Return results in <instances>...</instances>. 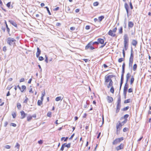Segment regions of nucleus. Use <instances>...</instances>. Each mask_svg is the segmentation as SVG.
<instances>
[{
  "label": "nucleus",
  "mask_w": 151,
  "mask_h": 151,
  "mask_svg": "<svg viewBox=\"0 0 151 151\" xmlns=\"http://www.w3.org/2000/svg\"><path fill=\"white\" fill-rule=\"evenodd\" d=\"M124 60V58H119L118 60V61L119 63H121L122 61Z\"/></svg>",
  "instance_id": "obj_42"
},
{
  "label": "nucleus",
  "mask_w": 151,
  "mask_h": 151,
  "mask_svg": "<svg viewBox=\"0 0 151 151\" xmlns=\"http://www.w3.org/2000/svg\"><path fill=\"white\" fill-rule=\"evenodd\" d=\"M117 29V28L116 27L113 29L112 31H113L114 33H115L116 32Z\"/></svg>",
  "instance_id": "obj_62"
},
{
  "label": "nucleus",
  "mask_w": 151,
  "mask_h": 151,
  "mask_svg": "<svg viewBox=\"0 0 151 151\" xmlns=\"http://www.w3.org/2000/svg\"><path fill=\"white\" fill-rule=\"evenodd\" d=\"M109 78L111 79L113 77H116L115 75H109L108 76Z\"/></svg>",
  "instance_id": "obj_49"
},
{
  "label": "nucleus",
  "mask_w": 151,
  "mask_h": 151,
  "mask_svg": "<svg viewBox=\"0 0 151 151\" xmlns=\"http://www.w3.org/2000/svg\"><path fill=\"white\" fill-rule=\"evenodd\" d=\"M61 99V96H59L56 97L55 98V100L56 101H58L60 100Z\"/></svg>",
  "instance_id": "obj_43"
},
{
  "label": "nucleus",
  "mask_w": 151,
  "mask_h": 151,
  "mask_svg": "<svg viewBox=\"0 0 151 151\" xmlns=\"http://www.w3.org/2000/svg\"><path fill=\"white\" fill-rule=\"evenodd\" d=\"M137 65L136 64H134L133 65V70L134 71H135L136 70L137 68Z\"/></svg>",
  "instance_id": "obj_33"
},
{
  "label": "nucleus",
  "mask_w": 151,
  "mask_h": 151,
  "mask_svg": "<svg viewBox=\"0 0 151 151\" xmlns=\"http://www.w3.org/2000/svg\"><path fill=\"white\" fill-rule=\"evenodd\" d=\"M92 41L89 42L88 44L85 47V49L87 50L90 48L91 50H92L95 49L93 46H92Z\"/></svg>",
  "instance_id": "obj_4"
},
{
  "label": "nucleus",
  "mask_w": 151,
  "mask_h": 151,
  "mask_svg": "<svg viewBox=\"0 0 151 151\" xmlns=\"http://www.w3.org/2000/svg\"><path fill=\"white\" fill-rule=\"evenodd\" d=\"M16 40L14 38L11 37H8L7 39V43L10 46H14L15 44L14 42Z\"/></svg>",
  "instance_id": "obj_2"
},
{
  "label": "nucleus",
  "mask_w": 151,
  "mask_h": 151,
  "mask_svg": "<svg viewBox=\"0 0 151 151\" xmlns=\"http://www.w3.org/2000/svg\"><path fill=\"white\" fill-rule=\"evenodd\" d=\"M37 51L36 53V55L37 58H38L41 53V50L38 47H37Z\"/></svg>",
  "instance_id": "obj_15"
},
{
  "label": "nucleus",
  "mask_w": 151,
  "mask_h": 151,
  "mask_svg": "<svg viewBox=\"0 0 151 151\" xmlns=\"http://www.w3.org/2000/svg\"><path fill=\"white\" fill-rule=\"evenodd\" d=\"M124 8L126 10L127 15L128 17H129V6L126 3H125L124 4Z\"/></svg>",
  "instance_id": "obj_9"
},
{
  "label": "nucleus",
  "mask_w": 151,
  "mask_h": 151,
  "mask_svg": "<svg viewBox=\"0 0 151 151\" xmlns=\"http://www.w3.org/2000/svg\"><path fill=\"white\" fill-rule=\"evenodd\" d=\"M65 144H63L62 145L60 149V150L61 151H63L64 149V148L65 147Z\"/></svg>",
  "instance_id": "obj_41"
},
{
  "label": "nucleus",
  "mask_w": 151,
  "mask_h": 151,
  "mask_svg": "<svg viewBox=\"0 0 151 151\" xmlns=\"http://www.w3.org/2000/svg\"><path fill=\"white\" fill-rule=\"evenodd\" d=\"M128 88V84H125L124 88V90H127Z\"/></svg>",
  "instance_id": "obj_29"
},
{
  "label": "nucleus",
  "mask_w": 151,
  "mask_h": 151,
  "mask_svg": "<svg viewBox=\"0 0 151 151\" xmlns=\"http://www.w3.org/2000/svg\"><path fill=\"white\" fill-rule=\"evenodd\" d=\"M134 81V78L133 77V76H132V77L131 78V80H130V84L131 85L132 84Z\"/></svg>",
  "instance_id": "obj_27"
},
{
  "label": "nucleus",
  "mask_w": 151,
  "mask_h": 151,
  "mask_svg": "<svg viewBox=\"0 0 151 151\" xmlns=\"http://www.w3.org/2000/svg\"><path fill=\"white\" fill-rule=\"evenodd\" d=\"M133 51L132 48L131 47V54L129 58L130 59H133Z\"/></svg>",
  "instance_id": "obj_20"
},
{
  "label": "nucleus",
  "mask_w": 151,
  "mask_h": 151,
  "mask_svg": "<svg viewBox=\"0 0 151 151\" xmlns=\"http://www.w3.org/2000/svg\"><path fill=\"white\" fill-rule=\"evenodd\" d=\"M129 5L131 9H133V7L132 5V3L131 1H130L129 3Z\"/></svg>",
  "instance_id": "obj_57"
},
{
  "label": "nucleus",
  "mask_w": 151,
  "mask_h": 151,
  "mask_svg": "<svg viewBox=\"0 0 151 151\" xmlns=\"http://www.w3.org/2000/svg\"><path fill=\"white\" fill-rule=\"evenodd\" d=\"M129 108V106H127L125 107L122 110L123 111H125L127 110Z\"/></svg>",
  "instance_id": "obj_39"
},
{
  "label": "nucleus",
  "mask_w": 151,
  "mask_h": 151,
  "mask_svg": "<svg viewBox=\"0 0 151 151\" xmlns=\"http://www.w3.org/2000/svg\"><path fill=\"white\" fill-rule=\"evenodd\" d=\"M124 77H121V82L120 83V86H122V84L123 83Z\"/></svg>",
  "instance_id": "obj_37"
},
{
  "label": "nucleus",
  "mask_w": 151,
  "mask_h": 151,
  "mask_svg": "<svg viewBox=\"0 0 151 151\" xmlns=\"http://www.w3.org/2000/svg\"><path fill=\"white\" fill-rule=\"evenodd\" d=\"M122 125L121 124V123H119L118 124H117L116 126V134H118L119 133V131L122 129Z\"/></svg>",
  "instance_id": "obj_6"
},
{
  "label": "nucleus",
  "mask_w": 151,
  "mask_h": 151,
  "mask_svg": "<svg viewBox=\"0 0 151 151\" xmlns=\"http://www.w3.org/2000/svg\"><path fill=\"white\" fill-rule=\"evenodd\" d=\"M124 77H121V82L120 83V86H122V84L123 83Z\"/></svg>",
  "instance_id": "obj_38"
},
{
  "label": "nucleus",
  "mask_w": 151,
  "mask_h": 151,
  "mask_svg": "<svg viewBox=\"0 0 151 151\" xmlns=\"http://www.w3.org/2000/svg\"><path fill=\"white\" fill-rule=\"evenodd\" d=\"M90 28V26L89 25H87L85 27V29L87 30L89 29Z\"/></svg>",
  "instance_id": "obj_59"
},
{
  "label": "nucleus",
  "mask_w": 151,
  "mask_h": 151,
  "mask_svg": "<svg viewBox=\"0 0 151 151\" xmlns=\"http://www.w3.org/2000/svg\"><path fill=\"white\" fill-rule=\"evenodd\" d=\"M39 60L40 61H42L44 60L42 56H40L39 57Z\"/></svg>",
  "instance_id": "obj_56"
},
{
  "label": "nucleus",
  "mask_w": 151,
  "mask_h": 151,
  "mask_svg": "<svg viewBox=\"0 0 151 151\" xmlns=\"http://www.w3.org/2000/svg\"><path fill=\"white\" fill-rule=\"evenodd\" d=\"M116 113H118L121 107V103H116Z\"/></svg>",
  "instance_id": "obj_8"
},
{
  "label": "nucleus",
  "mask_w": 151,
  "mask_h": 151,
  "mask_svg": "<svg viewBox=\"0 0 151 151\" xmlns=\"http://www.w3.org/2000/svg\"><path fill=\"white\" fill-rule=\"evenodd\" d=\"M22 90L21 89V90H20L22 92H23L24 91V90L26 89V86H24V85H22Z\"/></svg>",
  "instance_id": "obj_25"
},
{
  "label": "nucleus",
  "mask_w": 151,
  "mask_h": 151,
  "mask_svg": "<svg viewBox=\"0 0 151 151\" xmlns=\"http://www.w3.org/2000/svg\"><path fill=\"white\" fill-rule=\"evenodd\" d=\"M6 28L7 31L9 33V31H10V29L8 27V26L7 24H6Z\"/></svg>",
  "instance_id": "obj_50"
},
{
  "label": "nucleus",
  "mask_w": 151,
  "mask_h": 151,
  "mask_svg": "<svg viewBox=\"0 0 151 151\" xmlns=\"http://www.w3.org/2000/svg\"><path fill=\"white\" fill-rule=\"evenodd\" d=\"M107 100L108 102L109 103L112 102L113 101V98L109 96H108L107 97Z\"/></svg>",
  "instance_id": "obj_14"
},
{
  "label": "nucleus",
  "mask_w": 151,
  "mask_h": 151,
  "mask_svg": "<svg viewBox=\"0 0 151 151\" xmlns=\"http://www.w3.org/2000/svg\"><path fill=\"white\" fill-rule=\"evenodd\" d=\"M68 138V137H66V138H65V137H62L61 139V140L63 141L64 139V141L66 142L67 141Z\"/></svg>",
  "instance_id": "obj_32"
},
{
  "label": "nucleus",
  "mask_w": 151,
  "mask_h": 151,
  "mask_svg": "<svg viewBox=\"0 0 151 151\" xmlns=\"http://www.w3.org/2000/svg\"><path fill=\"white\" fill-rule=\"evenodd\" d=\"M99 3L98 2L96 1L93 3V5L94 6H96L98 5Z\"/></svg>",
  "instance_id": "obj_47"
},
{
  "label": "nucleus",
  "mask_w": 151,
  "mask_h": 151,
  "mask_svg": "<svg viewBox=\"0 0 151 151\" xmlns=\"http://www.w3.org/2000/svg\"><path fill=\"white\" fill-rule=\"evenodd\" d=\"M130 99H128L127 100H125L124 101V103L125 104H127L129 103L130 102Z\"/></svg>",
  "instance_id": "obj_40"
},
{
  "label": "nucleus",
  "mask_w": 151,
  "mask_h": 151,
  "mask_svg": "<svg viewBox=\"0 0 151 151\" xmlns=\"http://www.w3.org/2000/svg\"><path fill=\"white\" fill-rule=\"evenodd\" d=\"M20 145L18 143H17L16 147H17L18 149H19V147Z\"/></svg>",
  "instance_id": "obj_61"
},
{
  "label": "nucleus",
  "mask_w": 151,
  "mask_h": 151,
  "mask_svg": "<svg viewBox=\"0 0 151 151\" xmlns=\"http://www.w3.org/2000/svg\"><path fill=\"white\" fill-rule=\"evenodd\" d=\"M134 24L133 22L131 21H129L128 22V27L129 28H132Z\"/></svg>",
  "instance_id": "obj_17"
},
{
  "label": "nucleus",
  "mask_w": 151,
  "mask_h": 151,
  "mask_svg": "<svg viewBox=\"0 0 151 151\" xmlns=\"http://www.w3.org/2000/svg\"><path fill=\"white\" fill-rule=\"evenodd\" d=\"M124 72H125V69H122L121 77H124Z\"/></svg>",
  "instance_id": "obj_36"
},
{
  "label": "nucleus",
  "mask_w": 151,
  "mask_h": 151,
  "mask_svg": "<svg viewBox=\"0 0 151 151\" xmlns=\"http://www.w3.org/2000/svg\"><path fill=\"white\" fill-rule=\"evenodd\" d=\"M42 103V101L41 100H38L37 101V105L38 106H40Z\"/></svg>",
  "instance_id": "obj_31"
},
{
  "label": "nucleus",
  "mask_w": 151,
  "mask_h": 151,
  "mask_svg": "<svg viewBox=\"0 0 151 151\" xmlns=\"http://www.w3.org/2000/svg\"><path fill=\"white\" fill-rule=\"evenodd\" d=\"M64 144H65V147H66L68 148H69L70 147V143H69L68 144H67L66 143H64Z\"/></svg>",
  "instance_id": "obj_28"
},
{
  "label": "nucleus",
  "mask_w": 151,
  "mask_h": 151,
  "mask_svg": "<svg viewBox=\"0 0 151 151\" xmlns=\"http://www.w3.org/2000/svg\"><path fill=\"white\" fill-rule=\"evenodd\" d=\"M133 59H129V63H132L133 62Z\"/></svg>",
  "instance_id": "obj_60"
},
{
  "label": "nucleus",
  "mask_w": 151,
  "mask_h": 151,
  "mask_svg": "<svg viewBox=\"0 0 151 151\" xmlns=\"http://www.w3.org/2000/svg\"><path fill=\"white\" fill-rule=\"evenodd\" d=\"M110 91L112 93H114V89L113 86H111L110 89Z\"/></svg>",
  "instance_id": "obj_34"
},
{
  "label": "nucleus",
  "mask_w": 151,
  "mask_h": 151,
  "mask_svg": "<svg viewBox=\"0 0 151 151\" xmlns=\"http://www.w3.org/2000/svg\"><path fill=\"white\" fill-rule=\"evenodd\" d=\"M108 34L111 37H115L116 36V34H115V33H114V32L111 30H110L109 31L108 33Z\"/></svg>",
  "instance_id": "obj_11"
},
{
  "label": "nucleus",
  "mask_w": 151,
  "mask_h": 151,
  "mask_svg": "<svg viewBox=\"0 0 151 151\" xmlns=\"http://www.w3.org/2000/svg\"><path fill=\"white\" fill-rule=\"evenodd\" d=\"M36 114H34L32 116L29 115L27 117V120L28 121H29L32 119V117L35 118H36Z\"/></svg>",
  "instance_id": "obj_10"
},
{
  "label": "nucleus",
  "mask_w": 151,
  "mask_h": 151,
  "mask_svg": "<svg viewBox=\"0 0 151 151\" xmlns=\"http://www.w3.org/2000/svg\"><path fill=\"white\" fill-rule=\"evenodd\" d=\"M21 115V118L23 119L27 115L26 114H25L23 111H22L20 112Z\"/></svg>",
  "instance_id": "obj_12"
},
{
  "label": "nucleus",
  "mask_w": 151,
  "mask_h": 151,
  "mask_svg": "<svg viewBox=\"0 0 151 151\" xmlns=\"http://www.w3.org/2000/svg\"><path fill=\"white\" fill-rule=\"evenodd\" d=\"M9 22L12 24L15 27H17V24L16 22H14L13 20H9Z\"/></svg>",
  "instance_id": "obj_19"
},
{
  "label": "nucleus",
  "mask_w": 151,
  "mask_h": 151,
  "mask_svg": "<svg viewBox=\"0 0 151 151\" xmlns=\"http://www.w3.org/2000/svg\"><path fill=\"white\" fill-rule=\"evenodd\" d=\"M12 115L13 118H15L16 116V113L15 112H13L12 113Z\"/></svg>",
  "instance_id": "obj_48"
},
{
  "label": "nucleus",
  "mask_w": 151,
  "mask_h": 151,
  "mask_svg": "<svg viewBox=\"0 0 151 151\" xmlns=\"http://www.w3.org/2000/svg\"><path fill=\"white\" fill-rule=\"evenodd\" d=\"M45 62L46 63H48V58H47V56L46 55H45Z\"/></svg>",
  "instance_id": "obj_55"
},
{
  "label": "nucleus",
  "mask_w": 151,
  "mask_h": 151,
  "mask_svg": "<svg viewBox=\"0 0 151 151\" xmlns=\"http://www.w3.org/2000/svg\"><path fill=\"white\" fill-rule=\"evenodd\" d=\"M25 99L23 103L27 104V101H28L29 100V99L26 96L25 97Z\"/></svg>",
  "instance_id": "obj_30"
},
{
  "label": "nucleus",
  "mask_w": 151,
  "mask_h": 151,
  "mask_svg": "<svg viewBox=\"0 0 151 151\" xmlns=\"http://www.w3.org/2000/svg\"><path fill=\"white\" fill-rule=\"evenodd\" d=\"M124 139V138L123 137L116 138L113 141L112 144L113 145H116L123 140Z\"/></svg>",
  "instance_id": "obj_3"
},
{
  "label": "nucleus",
  "mask_w": 151,
  "mask_h": 151,
  "mask_svg": "<svg viewBox=\"0 0 151 151\" xmlns=\"http://www.w3.org/2000/svg\"><path fill=\"white\" fill-rule=\"evenodd\" d=\"M12 87V86L11 85L9 86V85L7 88V89L8 90H10V89Z\"/></svg>",
  "instance_id": "obj_53"
},
{
  "label": "nucleus",
  "mask_w": 151,
  "mask_h": 151,
  "mask_svg": "<svg viewBox=\"0 0 151 151\" xmlns=\"http://www.w3.org/2000/svg\"><path fill=\"white\" fill-rule=\"evenodd\" d=\"M45 8L46 9L48 12V13L50 15H51V12H50V10H49V8L47 7L46 6Z\"/></svg>",
  "instance_id": "obj_46"
},
{
  "label": "nucleus",
  "mask_w": 151,
  "mask_h": 151,
  "mask_svg": "<svg viewBox=\"0 0 151 151\" xmlns=\"http://www.w3.org/2000/svg\"><path fill=\"white\" fill-rule=\"evenodd\" d=\"M17 106L18 109H20L21 107V104L19 103H18L17 104Z\"/></svg>",
  "instance_id": "obj_35"
},
{
  "label": "nucleus",
  "mask_w": 151,
  "mask_h": 151,
  "mask_svg": "<svg viewBox=\"0 0 151 151\" xmlns=\"http://www.w3.org/2000/svg\"><path fill=\"white\" fill-rule=\"evenodd\" d=\"M5 148L6 149H10V146L9 145H6L5 147Z\"/></svg>",
  "instance_id": "obj_64"
},
{
  "label": "nucleus",
  "mask_w": 151,
  "mask_h": 151,
  "mask_svg": "<svg viewBox=\"0 0 151 151\" xmlns=\"http://www.w3.org/2000/svg\"><path fill=\"white\" fill-rule=\"evenodd\" d=\"M113 82L112 81H110L109 84H107V85H105L107 86V87L108 88H109L110 87L113 86Z\"/></svg>",
  "instance_id": "obj_13"
},
{
  "label": "nucleus",
  "mask_w": 151,
  "mask_h": 151,
  "mask_svg": "<svg viewBox=\"0 0 151 151\" xmlns=\"http://www.w3.org/2000/svg\"><path fill=\"white\" fill-rule=\"evenodd\" d=\"M104 16H101L100 17H99L98 18L99 19V22H100L104 18Z\"/></svg>",
  "instance_id": "obj_23"
},
{
  "label": "nucleus",
  "mask_w": 151,
  "mask_h": 151,
  "mask_svg": "<svg viewBox=\"0 0 151 151\" xmlns=\"http://www.w3.org/2000/svg\"><path fill=\"white\" fill-rule=\"evenodd\" d=\"M137 43V41L135 40H133L131 42L132 44L135 47H136Z\"/></svg>",
  "instance_id": "obj_16"
},
{
  "label": "nucleus",
  "mask_w": 151,
  "mask_h": 151,
  "mask_svg": "<svg viewBox=\"0 0 151 151\" xmlns=\"http://www.w3.org/2000/svg\"><path fill=\"white\" fill-rule=\"evenodd\" d=\"M129 116V115L128 114H125L123 118L124 119H127V118H128Z\"/></svg>",
  "instance_id": "obj_51"
},
{
  "label": "nucleus",
  "mask_w": 151,
  "mask_h": 151,
  "mask_svg": "<svg viewBox=\"0 0 151 151\" xmlns=\"http://www.w3.org/2000/svg\"><path fill=\"white\" fill-rule=\"evenodd\" d=\"M129 68L130 67L131 68H132V63H129Z\"/></svg>",
  "instance_id": "obj_63"
},
{
  "label": "nucleus",
  "mask_w": 151,
  "mask_h": 151,
  "mask_svg": "<svg viewBox=\"0 0 151 151\" xmlns=\"http://www.w3.org/2000/svg\"><path fill=\"white\" fill-rule=\"evenodd\" d=\"M116 103H121V96L120 95H119L118 98Z\"/></svg>",
  "instance_id": "obj_26"
},
{
  "label": "nucleus",
  "mask_w": 151,
  "mask_h": 151,
  "mask_svg": "<svg viewBox=\"0 0 151 151\" xmlns=\"http://www.w3.org/2000/svg\"><path fill=\"white\" fill-rule=\"evenodd\" d=\"M89 101H87L85 104L84 105V107L85 108H87L88 107Z\"/></svg>",
  "instance_id": "obj_21"
},
{
  "label": "nucleus",
  "mask_w": 151,
  "mask_h": 151,
  "mask_svg": "<svg viewBox=\"0 0 151 151\" xmlns=\"http://www.w3.org/2000/svg\"><path fill=\"white\" fill-rule=\"evenodd\" d=\"M110 81H112V79L109 78L108 76H105V77L104 85H107V83L110 82Z\"/></svg>",
  "instance_id": "obj_7"
},
{
  "label": "nucleus",
  "mask_w": 151,
  "mask_h": 151,
  "mask_svg": "<svg viewBox=\"0 0 151 151\" xmlns=\"http://www.w3.org/2000/svg\"><path fill=\"white\" fill-rule=\"evenodd\" d=\"M124 144L123 143H121L116 147V150L117 151H119L120 150H123L124 148Z\"/></svg>",
  "instance_id": "obj_5"
},
{
  "label": "nucleus",
  "mask_w": 151,
  "mask_h": 151,
  "mask_svg": "<svg viewBox=\"0 0 151 151\" xmlns=\"http://www.w3.org/2000/svg\"><path fill=\"white\" fill-rule=\"evenodd\" d=\"M124 45L125 50H127L128 48V43L129 42V38L127 34H125L124 36Z\"/></svg>",
  "instance_id": "obj_1"
},
{
  "label": "nucleus",
  "mask_w": 151,
  "mask_h": 151,
  "mask_svg": "<svg viewBox=\"0 0 151 151\" xmlns=\"http://www.w3.org/2000/svg\"><path fill=\"white\" fill-rule=\"evenodd\" d=\"M52 113L50 111H49L47 113V116L50 117Z\"/></svg>",
  "instance_id": "obj_52"
},
{
  "label": "nucleus",
  "mask_w": 151,
  "mask_h": 151,
  "mask_svg": "<svg viewBox=\"0 0 151 151\" xmlns=\"http://www.w3.org/2000/svg\"><path fill=\"white\" fill-rule=\"evenodd\" d=\"M92 45H98V44H99V43L98 42V41L97 40V41H96V42H93L92 41Z\"/></svg>",
  "instance_id": "obj_44"
},
{
  "label": "nucleus",
  "mask_w": 151,
  "mask_h": 151,
  "mask_svg": "<svg viewBox=\"0 0 151 151\" xmlns=\"http://www.w3.org/2000/svg\"><path fill=\"white\" fill-rule=\"evenodd\" d=\"M11 2H9L7 3L6 5V6L10 9H12L13 8L12 6H11Z\"/></svg>",
  "instance_id": "obj_22"
},
{
  "label": "nucleus",
  "mask_w": 151,
  "mask_h": 151,
  "mask_svg": "<svg viewBox=\"0 0 151 151\" xmlns=\"http://www.w3.org/2000/svg\"><path fill=\"white\" fill-rule=\"evenodd\" d=\"M98 42H99V44H103L104 43V39H101V38H99L98 39Z\"/></svg>",
  "instance_id": "obj_18"
},
{
  "label": "nucleus",
  "mask_w": 151,
  "mask_h": 151,
  "mask_svg": "<svg viewBox=\"0 0 151 151\" xmlns=\"http://www.w3.org/2000/svg\"><path fill=\"white\" fill-rule=\"evenodd\" d=\"M106 42H105V43H104V44H102V45H101L100 47V48H102L103 47L106 45Z\"/></svg>",
  "instance_id": "obj_58"
},
{
  "label": "nucleus",
  "mask_w": 151,
  "mask_h": 151,
  "mask_svg": "<svg viewBox=\"0 0 151 151\" xmlns=\"http://www.w3.org/2000/svg\"><path fill=\"white\" fill-rule=\"evenodd\" d=\"M130 76V73H128L126 75V78L129 79Z\"/></svg>",
  "instance_id": "obj_45"
},
{
  "label": "nucleus",
  "mask_w": 151,
  "mask_h": 151,
  "mask_svg": "<svg viewBox=\"0 0 151 151\" xmlns=\"http://www.w3.org/2000/svg\"><path fill=\"white\" fill-rule=\"evenodd\" d=\"M128 130H129L128 128H127L125 127L123 129V130L124 132H125Z\"/></svg>",
  "instance_id": "obj_54"
},
{
  "label": "nucleus",
  "mask_w": 151,
  "mask_h": 151,
  "mask_svg": "<svg viewBox=\"0 0 151 151\" xmlns=\"http://www.w3.org/2000/svg\"><path fill=\"white\" fill-rule=\"evenodd\" d=\"M119 33L120 34H122L123 32V28L122 27H121L119 29Z\"/></svg>",
  "instance_id": "obj_24"
}]
</instances>
